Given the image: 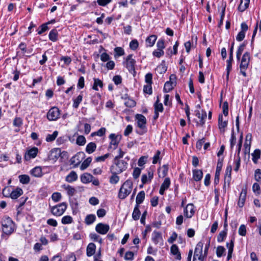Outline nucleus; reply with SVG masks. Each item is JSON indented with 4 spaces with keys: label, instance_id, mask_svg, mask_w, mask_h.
<instances>
[{
    "label": "nucleus",
    "instance_id": "1",
    "mask_svg": "<svg viewBox=\"0 0 261 261\" xmlns=\"http://www.w3.org/2000/svg\"><path fill=\"white\" fill-rule=\"evenodd\" d=\"M133 188V182L127 180L122 185L118 194V197L121 199H125L131 192Z\"/></svg>",
    "mask_w": 261,
    "mask_h": 261
},
{
    "label": "nucleus",
    "instance_id": "2",
    "mask_svg": "<svg viewBox=\"0 0 261 261\" xmlns=\"http://www.w3.org/2000/svg\"><path fill=\"white\" fill-rule=\"evenodd\" d=\"M3 231L4 233L10 235L14 230V223L10 218H7L2 221Z\"/></svg>",
    "mask_w": 261,
    "mask_h": 261
},
{
    "label": "nucleus",
    "instance_id": "3",
    "mask_svg": "<svg viewBox=\"0 0 261 261\" xmlns=\"http://www.w3.org/2000/svg\"><path fill=\"white\" fill-rule=\"evenodd\" d=\"M135 117L137 120V126L142 130L141 132H138V134L142 135L146 132V119L143 115L138 114L136 115Z\"/></svg>",
    "mask_w": 261,
    "mask_h": 261
},
{
    "label": "nucleus",
    "instance_id": "4",
    "mask_svg": "<svg viewBox=\"0 0 261 261\" xmlns=\"http://www.w3.org/2000/svg\"><path fill=\"white\" fill-rule=\"evenodd\" d=\"M67 208V204L65 202H62L51 208V213L56 216H61L65 211Z\"/></svg>",
    "mask_w": 261,
    "mask_h": 261
},
{
    "label": "nucleus",
    "instance_id": "5",
    "mask_svg": "<svg viewBox=\"0 0 261 261\" xmlns=\"http://www.w3.org/2000/svg\"><path fill=\"white\" fill-rule=\"evenodd\" d=\"M115 164L112 168L116 173H120L127 168V163L123 160L115 161Z\"/></svg>",
    "mask_w": 261,
    "mask_h": 261
},
{
    "label": "nucleus",
    "instance_id": "6",
    "mask_svg": "<svg viewBox=\"0 0 261 261\" xmlns=\"http://www.w3.org/2000/svg\"><path fill=\"white\" fill-rule=\"evenodd\" d=\"M60 110L57 107H53L47 114V118L49 121H55L59 118Z\"/></svg>",
    "mask_w": 261,
    "mask_h": 261
},
{
    "label": "nucleus",
    "instance_id": "7",
    "mask_svg": "<svg viewBox=\"0 0 261 261\" xmlns=\"http://www.w3.org/2000/svg\"><path fill=\"white\" fill-rule=\"evenodd\" d=\"M85 154L83 152H79L70 159L71 164L74 165V167H77L85 158Z\"/></svg>",
    "mask_w": 261,
    "mask_h": 261
},
{
    "label": "nucleus",
    "instance_id": "8",
    "mask_svg": "<svg viewBox=\"0 0 261 261\" xmlns=\"http://www.w3.org/2000/svg\"><path fill=\"white\" fill-rule=\"evenodd\" d=\"M132 57V55H128L126 57L124 63L125 67L128 71L131 72L132 71H135V64L136 63V61L133 59Z\"/></svg>",
    "mask_w": 261,
    "mask_h": 261
},
{
    "label": "nucleus",
    "instance_id": "9",
    "mask_svg": "<svg viewBox=\"0 0 261 261\" xmlns=\"http://www.w3.org/2000/svg\"><path fill=\"white\" fill-rule=\"evenodd\" d=\"M203 243L199 242L196 245L195 249L193 258H204L205 256L202 255Z\"/></svg>",
    "mask_w": 261,
    "mask_h": 261
},
{
    "label": "nucleus",
    "instance_id": "10",
    "mask_svg": "<svg viewBox=\"0 0 261 261\" xmlns=\"http://www.w3.org/2000/svg\"><path fill=\"white\" fill-rule=\"evenodd\" d=\"M250 57L248 52H246L243 55L241 59L240 68L247 69L250 62Z\"/></svg>",
    "mask_w": 261,
    "mask_h": 261
},
{
    "label": "nucleus",
    "instance_id": "11",
    "mask_svg": "<svg viewBox=\"0 0 261 261\" xmlns=\"http://www.w3.org/2000/svg\"><path fill=\"white\" fill-rule=\"evenodd\" d=\"M241 31L238 33L236 39L238 41H242L245 36V32L248 30V27L246 22H242L241 24Z\"/></svg>",
    "mask_w": 261,
    "mask_h": 261
},
{
    "label": "nucleus",
    "instance_id": "12",
    "mask_svg": "<svg viewBox=\"0 0 261 261\" xmlns=\"http://www.w3.org/2000/svg\"><path fill=\"white\" fill-rule=\"evenodd\" d=\"M223 158L218 159L214 179V183L215 184H218L219 181V176L223 166Z\"/></svg>",
    "mask_w": 261,
    "mask_h": 261
},
{
    "label": "nucleus",
    "instance_id": "13",
    "mask_svg": "<svg viewBox=\"0 0 261 261\" xmlns=\"http://www.w3.org/2000/svg\"><path fill=\"white\" fill-rule=\"evenodd\" d=\"M110 229L109 225L102 223H99L96 226V231L101 234H106Z\"/></svg>",
    "mask_w": 261,
    "mask_h": 261
},
{
    "label": "nucleus",
    "instance_id": "14",
    "mask_svg": "<svg viewBox=\"0 0 261 261\" xmlns=\"http://www.w3.org/2000/svg\"><path fill=\"white\" fill-rule=\"evenodd\" d=\"M61 155V150L59 148H54L52 149L48 156V159L49 160L56 161Z\"/></svg>",
    "mask_w": 261,
    "mask_h": 261
},
{
    "label": "nucleus",
    "instance_id": "15",
    "mask_svg": "<svg viewBox=\"0 0 261 261\" xmlns=\"http://www.w3.org/2000/svg\"><path fill=\"white\" fill-rule=\"evenodd\" d=\"M152 240L155 244H158V243H160L162 245L163 244V239L162 234L160 232L156 231H153Z\"/></svg>",
    "mask_w": 261,
    "mask_h": 261
},
{
    "label": "nucleus",
    "instance_id": "16",
    "mask_svg": "<svg viewBox=\"0 0 261 261\" xmlns=\"http://www.w3.org/2000/svg\"><path fill=\"white\" fill-rule=\"evenodd\" d=\"M38 148L36 147H33V148L29 150L27 153L24 155V160L26 161L30 160L31 158H35L38 153Z\"/></svg>",
    "mask_w": 261,
    "mask_h": 261
},
{
    "label": "nucleus",
    "instance_id": "17",
    "mask_svg": "<svg viewBox=\"0 0 261 261\" xmlns=\"http://www.w3.org/2000/svg\"><path fill=\"white\" fill-rule=\"evenodd\" d=\"M109 138L111 140L110 143L111 145L115 146L114 149H115L121 139V136L116 135L115 134H111L109 136Z\"/></svg>",
    "mask_w": 261,
    "mask_h": 261
},
{
    "label": "nucleus",
    "instance_id": "18",
    "mask_svg": "<svg viewBox=\"0 0 261 261\" xmlns=\"http://www.w3.org/2000/svg\"><path fill=\"white\" fill-rule=\"evenodd\" d=\"M196 116L200 119L199 122H197V125L203 126L205 123L204 119L206 117V112L202 110L200 113L199 111H196Z\"/></svg>",
    "mask_w": 261,
    "mask_h": 261
},
{
    "label": "nucleus",
    "instance_id": "19",
    "mask_svg": "<svg viewBox=\"0 0 261 261\" xmlns=\"http://www.w3.org/2000/svg\"><path fill=\"white\" fill-rule=\"evenodd\" d=\"M194 214V205L188 204L184 210V214L187 218H191Z\"/></svg>",
    "mask_w": 261,
    "mask_h": 261
},
{
    "label": "nucleus",
    "instance_id": "20",
    "mask_svg": "<svg viewBox=\"0 0 261 261\" xmlns=\"http://www.w3.org/2000/svg\"><path fill=\"white\" fill-rule=\"evenodd\" d=\"M247 191L246 189H242L241 193L240 195L239 201L238 202V205L242 207L244 206V202L246 199Z\"/></svg>",
    "mask_w": 261,
    "mask_h": 261
},
{
    "label": "nucleus",
    "instance_id": "21",
    "mask_svg": "<svg viewBox=\"0 0 261 261\" xmlns=\"http://www.w3.org/2000/svg\"><path fill=\"white\" fill-rule=\"evenodd\" d=\"M171 252L173 255L175 256L176 259L178 260L181 259V254L176 245L173 244L172 245L171 247Z\"/></svg>",
    "mask_w": 261,
    "mask_h": 261
},
{
    "label": "nucleus",
    "instance_id": "22",
    "mask_svg": "<svg viewBox=\"0 0 261 261\" xmlns=\"http://www.w3.org/2000/svg\"><path fill=\"white\" fill-rule=\"evenodd\" d=\"M23 194V191L20 188H17L12 191L10 197L13 199H16Z\"/></svg>",
    "mask_w": 261,
    "mask_h": 261
},
{
    "label": "nucleus",
    "instance_id": "23",
    "mask_svg": "<svg viewBox=\"0 0 261 261\" xmlns=\"http://www.w3.org/2000/svg\"><path fill=\"white\" fill-rule=\"evenodd\" d=\"M227 125V121L223 120V116L219 115L218 117V126L221 131L224 132V128Z\"/></svg>",
    "mask_w": 261,
    "mask_h": 261
},
{
    "label": "nucleus",
    "instance_id": "24",
    "mask_svg": "<svg viewBox=\"0 0 261 261\" xmlns=\"http://www.w3.org/2000/svg\"><path fill=\"white\" fill-rule=\"evenodd\" d=\"M96 246L94 243H91L88 244L87 247V255L91 256L95 252Z\"/></svg>",
    "mask_w": 261,
    "mask_h": 261
},
{
    "label": "nucleus",
    "instance_id": "25",
    "mask_svg": "<svg viewBox=\"0 0 261 261\" xmlns=\"http://www.w3.org/2000/svg\"><path fill=\"white\" fill-rule=\"evenodd\" d=\"M93 178H94L93 176L87 173L83 174L81 177L82 182L84 184L91 182Z\"/></svg>",
    "mask_w": 261,
    "mask_h": 261
},
{
    "label": "nucleus",
    "instance_id": "26",
    "mask_svg": "<svg viewBox=\"0 0 261 261\" xmlns=\"http://www.w3.org/2000/svg\"><path fill=\"white\" fill-rule=\"evenodd\" d=\"M193 178L196 181L200 180L203 176V172L201 170L195 169L193 171Z\"/></svg>",
    "mask_w": 261,
    "mask_h": 261
},
{
    "label": "nucleus",
    "instance_id": "27",
    "mask_svg": "<svg viewBox=\"0 0 261 261\" xmlns=\"http://www.w3.org/2000/svg\"><path fill=\"white\" fill-rule=\"evenodd\" d=\"M145 194L144 191H140L136 197V202L137 204L139 205L143 202L145 199Z\"/></svg>",
    "mask_w": 261,
    "mask_h": 261
},
{
    "label": "nucleus",
    "instance_id": "28",
    "mask_svg": "<svg viewBox=\"0 0 261 261\" xmlns=\"http://www.w3.org/2000/svg\"><path fill=\"white\" fill-rule=\"evenodd\" d=\"M234 241L233 240H231L230 243H227L226 246L228 248V252L227 255V260H229L232 256V253L234 247Z\"/></svg>",
    "mask_w": 261,
    "mask_h": 261
},
{
    "label": "nucleus",
    "instance_id": "29",
    "mask_svg": "<svg viewBox=\"0 0 261 261\" xmlns=\"http://www.w3.org/2000/svg\"><path fill=\"white\" fill-rule=\"evenodd\" d=\"M31 174L35 177H41L42 175V169L40 167H36L31 171Z\"/></svg>",
    "mask_w": 261,
    "mask_h": 261
},
{
    "label": "nucleus",
    "instance_id": "30",
    "mask_svg": "<svg viewBox=\"0 0 261 261\" xmlns=\"http://www.w3.org/2000/svg\"><path fill=\"white\" fill-rule=\"evenodd\" d=\"M174 86H175V82L171 81L166 82L164 85V91L166 93L169 92L172 90Z\"/></svg>",
    "mask_w": 261,
    "mask_h": 261
},
{
    "label": "nucleus",
    "instance_id": "31",
    "mask_svg": "<svg viewBox=\"0 0 261 261\" xmlns=\"http://www.w3.org/2000/svg\"><path fill=\"white\" fill-rule=\"evenodd\" d=\"M77 178V176L75 172L71 171L66 177V180L67 182H71L75 181Z\"/></svg>",
    "mask_w": 261,
    "mask_h": 261
},
{
    "label": "nucleus",
    "instance_id": "32",
    "mask_svg": "<svg viewBox=\"0 0 261 261\" xmlns=\"http://www.w3.org/2000/svg\"><path fill=\"white\" fill-rule=\"evenodd\" d=\"M96 148V145L94 142L88 143L86 148V151L89 154L93 153Z\"/></svg>",
    "mask_w": 261,
    "mask_h": 261
},
{
    "label": "nucleus",
    "instance_id": "33",
    "mask_svg": "<svg viewBox=\"0 0 261 261\" xmlns=\"http://www.w3.org/2000/svg\"><path fill=\"white\" fill-rule=\"evenodd\" d=\"M140 211L139 208V206L138 205H136L134 208L133 214H132V217L134 220H138L140 218Z\"/></svg>",
    "mask_w": 261,
    "mask_h": 261
},
{
    "label": "nucleus",
    "instance_id": "34",
    "mask_svg": "<svg viewBox=\"0 0 261 261\" xmlns=\"http://www.w3.org/2000/svg\"><path fill=\"white\" fill-rule=\"evenodd\" d=\"M157 39V37L156 35H152L148 37H147L146 39V42L148 44V45L149 46H152Z\"/></svg>",
    "mask_w": 261,
    "mask_h": 261
},
{
    "label": "nucleus",
    "instance_id": "35",
    "mask_svg": "<svg viewBox=\"0 0 261 261\" xmlns=\"http://www.w3.org/2000/svg\"><path fill=\"white\" fill-rule=\"evenodd\" d=\"M49 39L55 42L58 40V32L56 29L52 30L49 34Z\"/></svg>",
    "mask_w": 261,
    "mask_h": 261
},
{
    "label": "nucleus",
    "instance_id": "36",
    "mask_svg": "<svg viewBox=\"0 0 261 261\" xmlns=\"http://www.w3.org/2000/svg\"><path fill=\"white\" fill-rule=\"evenodd\" d=\"M18 177L20 182L22 184H28L30 181V178L28 175H20Z\"/></svg>",
    "mask_w": 261,
    "mask_h": 261
},
{
    "label": "nucleus",
    "instance_id": "37",
    "mask_svg": "<svg viewBox=\"0 0 261 261\" xmlns=\"http://www.w3.org/2000/svg\"><path fill=\"white\" fill-rule=\"evenodd\" d=\"M98 86L102 88L103 87L102 82L98 79L95 78L94 79V84L93 85L92 88L94 90L98 91Z\"/></svg>",
    "mask_w": 261,
    "mask_h": 261
},
{
    "label": "nucleus",
    "instance_id": "38",
    "mask_svg": "<svg viewBox=\"0 0 261 261\" xmlns=\"http://www.w3.org/2000/svg\"><path fill=\"white\" fill-rule=\"evenodd\" d=\"M260 153L261 150L255 149L254 152L252 153V160L255 164L257 163L258 159L260 158Z\"/></svg>",
    "mask_w": 261,
    "mask_h": 261
},
{
    "label": "nucleus",
    "instance_id": "39",
    "mask_svg": "<svg viewBox=\"0 0 261 261\" xmlns=\"http://www.w3.org/2000/svg\"><path fill=\"white\" fill-rule=\"evenodd\" d=\"M92 161V158L91 157H88L87 158L82 164L81 166V169L82 170H84L86 169L90 165Z\"/></svg>",
    "mask_w": 261,
    "mask_h": 261
},
{
    "label": "nucleus",
    "instance_id": "40",
    "mask_svg": "<svg viewBox=\"0 0 261 261\" xmlns=\"http://www.w3.org/2000/svg\"><path fill=\"white\" fill-rule=\"evenodd\" d=\"M95 219L96 217L94 215H88L85 218V223L88 225L91 224L94 222Z\"/></svg>",
    "mask_w": 261,
    "mask_h": 261
},
{
    "label": "nucleus",
    "instance_id": "41",
    "mask_svg": "<svg viewBox=\"0 0 261 261\" xmlns=\"http://www.w3.org/2000/svg\"><path fill=\"white\" fill-rule=\"evenodd\" d=\"M159 100L158 98L156 101L154 103V111L155 112H162L163 111V106L162 103H159Z\"/></svg>",
    "mask_w": 261,
    "mask_h": 261
},
{
    "label": "nucleus",
    "instance_id": "42",
    "mask_svg": "<svg viewBox=\"0 0 261 261\" xmlns=\"http://www.w3.org/2000/svg\"><path fill=\"white\" fill-rule=\"evenodd\" d=\"M106 130V129L105 127H101L99 130H98L97 132L92 133L91 134V136H98L101 137L105 134Z\"/></svg>",
    "mask_w": 261,
    "mask_h": 261
},
{
    "label": "nucleus",
    "instance_id": "43",
    "mask_svg": "<svg viewBox=\"0 0 261 261\" xmlns=\"http://www.w3.org/2000/svg\"><path fill=\"white\" fill-rule=\"evenodd\" d=\"M83 99V96L82 95H79L76 98L74 99L73 107L74 108H77L79 107V104L81 102Z\"/></svg>",
    "mask_w": 261,
    "mask_h": 261
},
{
    "label": "nucleus",
    "instance_id": "44",
    "mask_svg": "<svg viewBox=\"0 0 261 261\" xmlns=\"http://www.w3.org/2000/svg\"><path fill=\"white\" fill-rule=\"evenodd\" d=\"M64 188L67 191V193L69 196H72L74 194L75 192V190L74 188H72L69 185H64Z\"/></svg>",
    "mask_w": 261,
    "mask_h": 261
},
{
    "label": "nucleus",
    "instance_id": "45",
    "mask_svg": "<svg viewBox=\"0 0 261 261\" xmlns=\"http://www.w3.org/2000/svg\"><path fill=\"white\" fill-rule=\"evenodd\" d=\"M58 134V132L57 131H55L53 134L48 135L46 138V141L47 142H51L54 141L57 137Z\"/></svg>",
    "mask_w": 261,
    "mask_h": 261
},
{
    "label": "nucleus",
    "instance_id": "46",
    "mask_svg": "<svg viewBox=\"0 0 261 261\" xmlns=\"http://www.w3.org/2000/svg\"><path fill=\"white\" fill-rule=\"evenodd\" d=\"M245 47V44L244 43L242 44L239 47L238 49L237 52V58L238 60H240L241 54H242V52L243 51Z\"/></svg>",
    "mask_w": 261,
    "mask_h": 261
},
{
    "label": "nucleus",
    "instance_id": "47",
    "mask_svg": "<svg viewBox=\"0 0 261 261\" xmlns=\"http://www.w3.org/2000/svg\"><path fill=\"white\" fill-rule=\"evenodd\" d=\"M76 142L79 145L83 146L86 143V139L83 136H79L77 137Z\"/></svg>",
    "mask_w": 261,
    "mask_h": 261
},
{
    "label": "nucleus",
    "instance_id": "48",
    "mask_svg": "<svg viewBox=\"0 0 261 261\" xmlns=\"http://www.w3.org/2000/svg\"><path fill=\"white\" fill-rule=\"evenodd\" d=\"M72 221V218L70 216H64L62 219V223L64 224H70Z\"/></svg>",
    "mask_w": 261,
    "mask_h": 261
},
{
    "label": "nucleus",
    "instance_id": "49",
    "mask_svg": "<svg viewBox=\"0 0 261 261\" xmlns=\"http://www.w3.org/2000/svg\"><path fill=\"white\" fill-rule=\"evenodd\" d=\"M225 251V249L224 247L220 246L217 248L216 254L218 257L222 256Z\"/></svg>",
    "mask_w": 261,
    "mask_h": 261
},
{
    "label": "nucleus",
    "instance_id": "50",
    "mask_svg": "<svg viewBox=\"0 0 261 261\" xmlns=\"http://www.w3.org/2000/svg\"><path fill=\"white\" fill-rule=\"evenodd\" d=\"M143 91L144 93L151 94L152 93V87L151 84H147L144 85L143 87Z\"/></svg>",
    "mask_w": 261,
    "mask_h": 261
},
{
    "label": "nucleus",
    "instance_id": "51",
    "mask_svg": "<svg viewBox=\"0 0 261 261\" xmlns=\"http://www.w3.org/2000/svg\"><path fill=\"white\" fill-rule=\"evenodd\" d=\"M117 173H116L115 171L113 173L112 176L111 177L110 181L112 184H116L118 182L119 180V177L116 175Z\"/></svg>",
    "mask_w": 261,
    "mask_h": 261
},
{
    "label": "nucleus",
    "instance_id": "52",
    "mask_svg": "<svg viewBox=\"0 0 261 261\" xmlns=\"http://www.w3.org/2000/svg\"><path fill=\"white\" fill-rule=\"evenodd\" d=\"M226 232L225 231H221L217 237V241L219 242H221L224 241V238L226 236Z\"/></svg>",
    "mask_w": 261,
    "mask_h": 261
},
{
    "label": "nucleus",
    "instance_id": "53",
    "mask_svg": "<svg viewBox=\"0 0 261 261\" xmlns=\"http://www.w3.org/2000/svg\"><path fill=\"white\" fill-rule=\"evenodd\" d=\"M170 185V178H168V177H167L165 179L164 182H163V184L161 185V187H162V189H167L169 186Z\"/></svg>",
    "mask_w": 261,
    "mask_h": 261
},
{
    "label": "nucleus",
    "instance_id": "54",
    "mask_svg": "<svg viewBox=\"0 0 261 261\" xmlns=\"http://www.w3.org/2000/svg\"><path fill=\"white\" fill-rule=\"evenodd\" d=\"M61 194L58 192L54 193L51 196L52 199L55 202L60 201L61 199Z\"/></svg>",
    "mask_w": 261,
    "mask_h": 261
},
{
    "label": "nucleus",
    "instance_id": "55",
    "mask_svg": "<svg viewBox=\"0 0 261 261\" xmlns=\"http://www.w3.org/2000/svg\"><path fill=\"white\" fill-rule=\"evenodd\" d=\"M138 42L136 39L133 40L129 43V47L132 50H136L138 47Z\"/></svg>",
    "mask_w": 261,
    "mask_h": 261
},
{
    "label": "nucleus",
    "instance_id": "56",
    "mask_svg": "<svg viewBox=\"0 0 261 261\" xmlns=\"http://www.w3.org/2000/svg\"><path fill=\"white\" fill-rule=\"evenodd\" d=\"M238 232L240 236H245L246 235V226L245 225L242 224L240 226V227L239 228Z\"/></svg>",
    "mask_w": 261,
    "mask_h": 261
},
{
    "label": "nucleus",
    "instance_id": "57",
    "mask_svg": "<svg viewBox=\"0 0 261 261\" xmlns=\"http://www.w3.org/2000/svg\"><path fill=\"white\" fill-rule=\"evenodd\" d=\"M227 63V67H226V80L228 81L229 80V75L230 73V72L232 68V62H226Z\"/></svg>",
    "mask_w": 261,
    "mask_h": 261
},
{
    "label": "nucleus",
    "instance_id": "58",
    "mask_svg": "<svg viewBox=\"0 0 261 261\" xmlns=\"http://www.w3.org/2000/svg\"><path fill=\"white\" fill-rule=\"evenodd\" d=\"M164 52L163 50L157 49L153 51V55L156 57L160 58L164 55Z\"/></svg>",
    "mask_w": 261,
    "mask_h": 261
},
{
    "label": "nucleus",
    "instance_id": "59",
    "mask_svg": "<svg viewBox=\"0 0 261 261\" xmlns=\"http://www.w3.org/2000/svg\"><path fill=\"white\" fill-rule=\"evenodd\" d=\"M223 112L224 116H227L228 114V104L227 101H225L223 105Z\"/></svg>",
    "mask_w": 261,
    "mask_h": 261
},
{
    "label": "nucleus",
    "instance_id": "60",
    "mask_svg": "<svg viewBox=\"0 0 261 261\" xmlns=\"http://www.w3.org/2000/svg\"><path fill=\"white\" fill-rule=\"evenodd\" d=\"M141 170L140 168L137 167L135 168L133 171V177L135 179L138 178L140 174H141Z\"/></svg>",
    "mask_w": 261,
    "mask_h": 261
},
{
    "label": "nucleus",
    "instance_id": "61",
    "mask_svg": "<svg viewBox=\"0 0 261 261\" xmlns=\"http://www.w3.org/2000/svg\"><path fill=\"white\" fill-rule=\"evenodd\" d=\"M255 179L257 181H259L261 179V170L259 169H257L255 171V175H254Z\"/></svg>",
    "mask_w": 261,
    "mask_h": 261
},
{
    "label": "nucleus",
    "instance_id": "62",
    "mask_svg": "<svg viewBox=\"0 0 261 261\" xmlns=\"http://www.w3.org/2000/svg\"><path fill=\"white\" fill-rule=\"evenodd\" d=\"M147 158V157L145 156H141L139 159V161L138 162V166L141 167V166H142L143 165H144L146 162Z\"/></svg>",
    "mask_w": 261,
    "mask_h": 261
},
{
    "label": "nucleus",
    "instance_id": "63",
    "mask_svg": "<svg viewBox=\"0 0 261 261\" xmlns=\"http://www.w3.org/2000/svg\"><path fill=\"white\" fill-rule=\"evenodd\" d=\"M124 104L127 107L131 108L136 105V102L132 99H128L125 102Z\"/></svg>",
    "mask_w": 261,
    "mask_h": 261
},
{
    "label": "nucleus",
    "instance_id": "64",
    "mask_svg": "<svg viewBox=\"0 0 261 261\" xmlns=\"http://www.w3.org/2000/svg\"><path fill=\"white\" fill-rule=\"evenodd\" d=\"M152 75L150 73H148L145 75V82L147 84H152Z\"/></svg>",
    "mask_w": 261,
    "mask_h": 261
}]
</instances>
